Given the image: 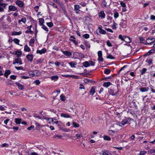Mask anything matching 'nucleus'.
I'll list each match as a JSON object with an SVG mask.
<instances>
[{"mask_svg":"<svg viewBox=\"0 0 155 155\" xmlns=\"http://www.w3.org/2000/svg\"><path fill=\"white\" fill-rule=\"evenodd\" d=\"M113 89H110L109 91V93L112 96H115L117 94L118 92V88L117 87L115 86H114L113 87Z\"/></svg>","mask_w":155,"mask_h":155,"instance_id":"1","label":"nucleus"},{"mask_svg":"<svg viewBox=\"0 0 155 155\" xmlns=\"http://www.w3.org/2000/svg\"><path fill=\"white\" fill-rule=\"evenodd\" d=\"M28 74L30 76H39L41 74V72L37 70L29 71Z\"/></svg>","mask_w":155,"mask_h":155,"instance_id":"2","label":"nucleus"},{"mask_svg":"<svg viewBox=\"0 0 155 155\" xmlns=\"http://www.w3.org/2000/svg\"><path fill=\"white\" fill-rule=\"evenodd\" d=\"M155 41V38L153 37L148 38L146 40L145 44L146 45H151Z\"/></svg>","mask_w":155,"mask_h":155,"instance_id":"3","label":"nucleus"},{"mask_svg":"<svg viewBox=\"0 0 155 155\" xmlns=\"http://www.w3.org/2000/svg\"><path fill=\"white\" fill-rule=\"evenodd\" d=\"M59 5H60L61 7V9L60 10L61 12H62L64 14H65L66 16H67V14L66 11L65 6L62 3H60L59 2Z\"/></svg>","mask_w":155,"mask_h":155,"instance_id":"4","label":"nucleus"},{"mask_svg":"<svg viewBox=\"0 0 155 155\" xmlns=\"http://www.w3.org/2000/svg\"><path fill=\"white\" fill-rule=\"evenodd\" d=\"M131 120H134L130 118H128L127 119L122 121L121 124L123 126L127 124H130L129 122Z\"/></svg>","mask_w":155,"mask_h":155,"instance_id":"5","label":"nucleus"},{"mask_svg":"<svg viewBox=\"0 0 155 155\" xmlns=\"http://www.w3.org/2000/svg\"><path fill=\"white\" fill-rule=\"evenodd\" d=\"M15 63L19 64L20 65L22 64V63L21 62V59L18 58H15V61L13 62V64H15Z\"/></svg>","mask_w":155,"mask_h":155,"instance_id":"6","label":"nucleus"},{"mask_svg":"<svg viewBox=\"0 0 155 155\" xmlns=\"http://www.w3.org/2000/svg\"><path fill=\"white\" fill-rule=\"evenodd\" d=\"M16 4L20 7H23L24 6L23 2L19 0H17L16 2Z\"/></svg>","mask_w":155,"mask_h":155,"instance_id":"7","label":"nucleus"},{"mask_svg":"<svg viewBox=\"0 0 155 155\" xmlns=\"http://www.w3.org/2000/svg\"><path fill=\"white\" fill-rule=\"evenodd\" d=\"M17 10V8L13 5H9L8 7L9 11H15Z\"/></svg>","mask_w":155,"mask_h":155,"instance_id":"8","label":"nucleus"},{"mask_svg":"<svg viewBox=\"0 0 155 155\" xmlns=\"http://www.w3.org/2000/svg\"><path fill=\"white\" fill-rule=\"evenodd\" d=\"M32 27V26L31 25L28 27L27 28L28 30L25 31V33L26 34H32L33 33V31L31 30V28Z\"/></svg>","mask_w":155,"mask_h":155,"instance_id":"9","label":"nucleus"},{"mask_svg":"<svg viewBox=\"0 0 155 155\" xmlns=\"http://www.w3.org/2000/svg\"><path fill=\"white\" fill-rule=\"evenodd\" d=\"M46 52V49L45 48H44L41 50H38L36 52L37 53L39 54H43L45 53Z\"/></svg>","mask_w":155,"mask_h":155,"instance_id":"10","label":"nucleus"},{"mask_svg":"<svg viewBox=\"0 0 155 155\" xmlns=\"http://www.w3.org/2000/svg\"><path fill=\"white\" fill-rule=\"evenodd\" d=\"M155 50L154 49H152L149 51L145 54L144 55V56H146L152 54L153 53L155 52Z\"/></svg>","mask_w":155,"mask_h":155,"instance_id":"11","label":"nucleus"},{"mask_svg":"<svg viewBox=\"0 0 155 155\" xmlns=\"http://www.w3.org/2000/svg\"><path fill=\"white\" fill-rule=\"evenodd\" d=\"M61 76L65 77H68L69 78H78L77 76L76 75H62Z\"/></svg>","mask_w":155,"mask_h":155,"instance_id":"12","label":"nucleus"},{"mask_svg":"<svg viewBox=\"0 0 155 155\" xmlns=\"http://www.w3.org/2000/svg\"><path fill=\"white\" fill-rule=\"evenodd\" d=\"M149 89V87H141L139 88L140 91L142 92L147 91Z\"/></svg>","mask_w":155,"mask_h":155,"instance_id":"13","label":"nucleus"},{"mask_svg":"<svg viewBox=\"0 0 155 155\" xmlns=\"http://www.w3.org/2000/svg\"><path fill=\"white\" fill-rule=\"evenodd\" d=\"M124 41L127 43H130L131 41V39L128 36H124Z\"/></svg>","mask_w":155,"mask_h":155,"instance_id":"14","label":"nucleus"},{"mask_svg":"<svg viewBox=\"0 0 155 155\" xmlns=\"http://www.w3.org/2000/svg\"><path fill=\"white\" fill-rule=\"evenodd\" d=\"M105 14L103 11H101L99 14V16L103 19L105 18Z\"/></svg>","mask_w":155,"mask_h":155,"instance_id":"15","label":"nucleus"},{"mask_svg":"<svg viewBox=\"0 0 155 155\" xmlns=\"http://www.w3.org/2000/svg\"><path fill=\"white\" fill-rule=\"evenodd\" d=\"M33 57L32 54H28L26 56V58L31 62L32 61Z\"/></svg>","mask_w":155,"mask_h":155,"instance_id":"16","label":"nucleus"},{"mask_svg":"<svg viewBox=\"0 0 155 155\" xmlns=\"http://www.w3.org/2000/svg\"><path fill=\"white\" fill-rule=\"evenodd\" d=\"M16 84L17 85L18 88L19 90H22L24 89V86L22 85L21 84H20L18 82H16Z\"/></svg>","mask_w":155,"mask_h":155,"instance_id":"17","label":"nucleus"},{"mask_svg":"<svg viewBox=\"0 0 155 155\" xmlns=\"http://www.w3.org/2000/svg\"><path fill=\"white\" fill-rule=\"evenodd\" d=\"M11 73V72L9 70H5V73L4 74V75L6 78H7L8 77V75L10 74Z\"/></svg>","mask_w":155,"mask_h":155,"instance_id":"18","label":"nucleus"},{"mask_svg":"<svg viewBox=\"0 0 155 155\" xmlns=\"http://www.w3.org/2000/svg\"><path fill=\"white\" fill-rule=\"evenodd\" d=\"M26 19L25 18H22L21 20H19L18 21V23L20 24H22L21 23V22H22L23 23H25L26 22Z\"/></svg>","mask_w":155,"mask_h":155,"instance_id":"19","label":"nucleus"},{"mask_svg":"<svg viewBox=\"0 0 155 155\" xmlns=\"http://www.w3.org/2000/svg\"><path fill=\"white\" fill-rule=\"evenodd\" d=\"M15 54L17 55L18 57H20L22 54V52L21 51H17L15 52Z\"/></svg>","mask_w":155,"mask_h":155,"instance_id":"20","label":"nucleus"},{"mask_svg":"<svg viewBox=\"0 0 155 155\" xmlns=\"http://www.w3.org/2000/svg\"><path fill=\"white\" fill-rule=\"evenodd\" d=\"M95 92V88L94 87H92L90 91V94L93 95Z\"/></svg>","mask_w":155,"mask_h":155,"instance_id":"21","label":"nucleus"},{"mask_svg":"<svg viewBox=\"0 0 155 155\" xmlns=\"http://www.w3.org/2000/svg\"><path fill=\"white\" fill-rule=\"evenodd\" d=\"M61 117H64L65 118H71V117L68 114H67L65 113H61Z\"/></svg>","mask_w":155,"mask_h":155,"instance_id":"22","label":"nucleus"},{"mask_svg":"<svg viewBox=\"0 0 155 155\" xmlns=\"http://www.w3.org/2000/svg\"><path fill=\"white\" fill-rule=\"evenodd\" d=\"M39 22L40 25L41 26L44 25L43 23L44 22V20L42 18H40L39 19Z\"/></svg>","mask_w":155,"mask_h":155,"instance_id":"23","label":"nucleus"},{"mask_svg":"<svg viewBox=\"0 0 155 155\" xmlns=\"http://www.w3.org/2000/svg\"><path fill=\"white\" fill-rule=\"evenodd\" d=\"M110 84H111V83L110 82H105L103 83V86L104 87H108Z\"/></svg>","mask_w":155,"mask_h":155,"instance_id":"24","label":"nucleus"},{"mask_svg":"<svg viewBox=\"0 0 155 155\" xmlns=\"http://www.w3.org/2000/svg\"><path fill=\"white\" fill-rule=\"evenodd\" d=\"M2 0H0V6H2V7L5 8L8 4L5 3H2Z\"/></svg>","mask_w":155,"mask_h":155,"instance_id":"25","label":"nucleus"},{"mask_svg":"<svg viewBox=\"0 0 155 155\" xmlns=\"http://www.w3.org/2000/svg\"><path fill=\"white\" fill-rule=\"evenodd\" d=\"M51 78L52 80L54 81H55L58 80V76H52L51 77Z\"/></svg>","mask_w":155,"mask_h":155,"instance_id":"26","label":"nucleus"},{"mask_svg":"<svg viewBox=\"0 0 155 155\" xmlns=\"http://www.w3.org/2000/svg\"><path fill=\"white\" fill-rule=\"evenodd\" d=\"M15 122L16 124H20L21 121V120L20 118H15Z\"/></svg>","mask_w":155,"mask_h":155,"instance_id":"27","label":"nucleus"},{"mask_svg":"<svg viewBox=\"0 0 155 155\" xmlns=\"http://www.w3.org/2000/svg\"><path fill=\"white\" fill-rule=\"evenodd\" d=\"M63 53L65 55L67 56H71L72 55L71 53L68 51H64Z\"/></svg>","mask_w":155,"mask_h":155,"instance_id":"28","label":"nucleus"},{"mask_svg":"<svg viewBox=\"0 0 155 155\" xmlns=\"http://www.w3.org/2000/svg\"><path fill=\"white\" fill-rule=\"evenodd\" d=\"M83 66L86 68L90 66V64L88 61H85L83 63Z\"/></svg>","mask_w":155,"mask_h":155,"instance_id":"29","label":"nucleus"},{"mask_svg":"<svg viewBox=\"0 0 155 155\" xmlns=\"http://www.w3.org/2000/svg\"><path fill=\"white\" fill-rule=\"evenodd\" d=\"M147 71V69L146 68H143L142 70L140 71L141 75L144 74Z\"/></svg>","mask_w":155,"mask_h":155,"instance_id":"30","label":"nucleus"},{"mask_svg":"<svg viewBox=\"0 0 155 155\" xmlns=\"http://www.w3.org/2000/svg\"><path fill=\"white\" fill-rule=\"evenodd\" d=\"M103 138L105 140L110 141L111 140V139L110 137L106 135H104Z\"/></svg>","mask_w":155,"mask_h":155,"instance_id":"31","label":"nucleus"},{"mask_svg":"<svg viewBox=\"0 0 155 155\" xmlns=\"http://www.w3.org/2000/svg\"><path fill=\"white\" fill-rule=\"evenodd\" d=\"M79 52H75L73 53V56L75 58H78Z\"/></svg>","mask_w":155,"mask_h":155,"instance_id":"32","label":"nucleus"},{"mask_svg":"<svg viewBox=\"0 0 155 155\" xmlns=\"http://www.w3.org/2000/svg\"><path fill=\"white\" fill-rule=\"evenodd\" d=\"M60 99L62 101H64L65 100V97L63 94H61L60 96Z\"/></svg>","mask_w":155,"mask_h":155,"instance_id":"33","label":"nucleus"},{"mask_svg":"<svg viewBox=\"0 0 155 155\" xmlns=\"http://www.w3.org/2000/svg\"><path fill=\"white\" fill-rule=\"evenodd\" d=\"M21 32H17L15 31L14 32H12V35H19L21 34Z\"/></svg>","mask_w":155,"mask_h":155,"instance_id":"34","label":"nucleus"},{"mask_svg":"<svg viewBox=\"0 0 155 155\" xmlns=\"http://www.w3.org/2000/svg\"><path fill=\"white\" fill-rule=\"evenodd\" d=\"M152 60L151 59H147L146 62H147L149 65L151 64H152Z\"/></svg>","mask_w":155,"mask_h":155,"instance_id":"35","label":"nucleus"},{"mask_svg":"<svg viewBox=\"0 0 155 155\" xmlns=\"http://www.w3.org/2000/svg\"><path fill=\"white\" fill-rule=\"evenodd\" d=\"M24 50L27 51H29L30 50V49L27 45H25V46Z\"/></svg>","mask_w":155,"mask_h":155,"instance_id":"36","label":"nucleus"},{"mask_svg":"<svg viewBox=\"0 0 155 155\" xmlns=\"http://www.w3.org/2000/svg\"><path fill=\"white\" fill-rule=\"evenodd\" d=\"M73 126L74 127H77L79 126V124L78 123L75 122H73Z\"/></svg>","mask_w":155,"mask_h":155,"instance_id":"37","label":"nucleus"},{"mask_svg":"<svg viewBox=\"0 0 155 155\" xmlns=\"http://www.w3.org/2000/svg\"><path fill=\"white\" fill-rule=\"evenodd\" d=\"M47 120H48V123H49L50 124H53V118H49Z\"/></svg>","mask_w":155,"mask_h":155,"instance_id":"38","label":"nucleus"},{"mask_svg":"<svg viewBox=\"0 0 155 155\" xmlns=\"http://www.w3.org/2000/svg\"><path fill=\"white\" fill-rule=\"evenodd\" d=\"M110 70L109 69H105L104 71V73L106 74H109L110 72Z\"/></svg>","mask_w":155,"mask_h":155,"instance_id":"39","label":"nucleus"},{"mask_svg":"<svg viewBox=\"0 0 155 155\" xmlns=\"http://www.w3.org/2000/svg\"><path fill=\"white\" fill-rule=\"evenodd\" d=\"M99 32L100 33L102 34H105L106 33V31L103 29L99 30Z\"/></svg>","mask_w":155,"mask_h":155,"instance_id":"40","label":"nucleus"},{"mask_svg":"<svg viewBox=\"0 0 155 155\" xmlns=\"http://www.w3.org/2000/svg\"><path fill=\"white\" fill-rule=\"evenodd\" d=\"M74 10H78L80 8V6L78 5H74Z\"/></svg>","mask_w":155,"mask_h":155,"instance_id":"41","label":"nucleus"},{"mask_svg":"<svg viewBox=\"0 0 155 155\" xmlns=\"http://www.w3.org/2000/svg\"><path fill=\"white\" fill-rule=\"evenodd\" d=\"M13 41H14L15 43L18 45H19V43L20 41L19 39L17 38H15L13 40Z\"/></svg>","mask_w":155,"mask_h":155,"instance_id":"42","label":"nucleus"},{"mask_svg":"<svg viewBox=\"0 0 155 155\" xmlns=\"http://www.w3.org/2000/svg\"><path fill=\"white\" fill-rule=\"evenodd\" d=\"M35 42V40L33 39H31L29 42V44L30 45H31L33 44Z\"/></svg>","mask_w":155,"mask_h":155,"instance_id":"43","label":"nucleus"},{"mask_svg":"<svg viewBox=\"0 0 155 155\" xmlns=\"http://www.w3.org/2000/svg\"><path fill=\"white\" fill-rule=\"evenodd\" d=\"M65 152L63 150H60L59 152V155H64Z\"/></svg>","mask_w":155,"mask_h":155,"instance_id":"44","label":"nucleus"},{"mask_svg":"<svg viewBox=\"0 0 155 155\" xmlns=\"http://www.w3.org/2000/svg\"><path fill=\"white\" fill-rule=\"evenodd\" d=\"M83 37L86 39H87L89 38V35L88 34H86L83 35Z\"/></svg>","mask_w":155,"mask_h":155,"instance_id":"45","label":"nucleus"},{"mask_svg":"<svg viewBox=\"0 0 155 155\" xmlns=\"http://www.w3.org/2000/svg\"><path fill=\"white\" fill-rule=\"evenodd\" d=\"M147 153V152L143 150L140 152L139 154V155H145Z\"/></svg>","mask_w":155,"mask_h":155,"instance_id":"46","label":"nucleus"},{"mask_svg":"<svg viewBox=\"0 0 155 155\" xmlns=\"http://www.w3.org/2000/svg\"><path fill=\"white\" fill-rule=\"evenodd\" d=\"M47 24L49 27H51L53 26V23L52 22L47 23Z\"/></svg>","mask_w":155,"mask_h":155,"instance_id":"47","label":"nucleus"},{"mask_svg":"<svg viewBox=\"0 0 155 155\" xmlns=\"http://www.w3.org/2000/svg\"><path fill=\"white\" fill-rule=\"evenodd\" d=\"M69 64L71 67H74L76 64H75L74 62H71L69 63Z\"/></svg>","mask_w":155,"mask_h":155,"instance_id":"48","label":"nucleus"},{"mask_svg":"<svg viewBox=\"0 0 155 155\" xmlns=\"http://www.w3.org/2000/svg\"><path fill=\"white\" fill-rule=\"evenodd\" d=\"M118 38L119 39H121L122 41H124V37H123V36L121 35H119Z\"/></svg>","mask_w":155,"mask_h":155,"instance_id":"49","label":"nucleus"},{"mask_svg":"<svg viewBox=\"0 0 155 155\" xmlns=\"http://www.w3.org/2000/svg\"><path fill=\"white\" fill-rule=\"evenodd\" d=\"M34 83L36 85H38L40 83V81L39 80H36L34 81Z\"/></svg>","mask_w":155,"mask_h":155,"instance_id":"50","label":"nucleus"},{"mask_svg":"<svg viewBox=\"0 0 155 155\" xmlns=\"http://www.w3.org/2000/svg\"><path fill=\"white\" fill-rule=\"evenodd\" d=\"M42 28L43 29H44L45 31H48V28L44 25H43L42 26Z\"/></svg>","mask_w":155,"mask_h":155,"instance_id":"51","label":"nucleus"},{"mask_svg":"<svg viewBox=\"0 0 155 155\" xmlns=\"http://www.w3.org/2000/svg\"><path fill=\"white\" fill-rule=\"evenodd\" d=\"M107 45L109 47H111L112 46V44L110 42V41L108 40L107 42Z\"/></svg>","mask_w":155,"mask_h":155,"instance_id":"52","label":"nucleus"},{"mask_svg":"<svg viewBox=\"0 0 155 155\" xmlns=\"http://www.w3.org/2000/svg\"><path fill=\"white\" fill-rule=\"evenodd\" d=\"M149 153H155V149H150L148 151Z\"/></svg>","mask_w":155,"mask_h":155,"instance_id":"53","label":"nucleus"},{"mask_svg":"<svg viewBox=\"0 0 155 155\" xmlns=\"http://www.w3.org/2000/svg\"><path fill=\"white\" fill-rule=\"evenodd\" d=\"M8 144L7 143H4L1 145V147H8Z\"/></svg>","mask_w":155,"mask_h":155,"instance_id":"54","label":"nucleus"},{"mask_svg":"<svg viewBox=\"0 0 155 155\" xmlns=\"http://www.w3.org/2000/svg\"><path fill=\"white\" fill-rule=\"evenodd\" d=\"M15 68L17 70H23V68L22 66H20V67L15 66Z\"/></svg>","mask_w":155,"mask_h":155,"instance_id":"55","label":"nucleus"},{"mask_svg":"<svg viewBox=\"0 0 155 155\" xmlns=\"http://www.w3.org/2000/svg\"><path fill=\"white\" fill-rule=\"evenodd\" d=\"M120 5L123 8H124L126 6L125 3L122 1L120 2Z\"/></svg>","mask_w":155,"mask_h":155,"instance_id":"56","label":"nucleus"},{"mask_svg":"<svg viewBox=\"0 0 155 155\" xmlns=\"http://www.w3.org/2000/svg\"><path fill=\"white\" fill-rule=\"evenodd\" d=\"M78 58H83L84 57V55L83 54H82L80 52H79Z\"/></svg>","mask_w":155,"mask_h":155,"instance_id":"57","label":"nucleus"},{"mask_svg":"<svg viewBox=\"0 0 155 155\" xmlns=\"http://www.w3.org/2000/svg\"><path fill=\"white\" fill-rule=\"evenodd\" d=\"M89 64H90V66L91 65L92 66H94L95 65V62H93L92 61H89Z\"/></svg>","mask_w":155,"mask_h":155,"instance_id":"58","label":"nucleus"},{"mask_svg":"<svg viewBox=\"0 0 155 155\" xmlns=\"http://www.w3.org/2000/svg\"><path fill=\"white\" fill-rule=\"evenodd\" d=\"M102 52L101 51H99L98 52V57L102 56Z\"/></svg>","mask_w":155,"mask_h":155,"instance_id":"59","label":"nucleus"},{"mask_svg":"<svg viewBox=\"0 0 155 155\" xmlns=\"http://www.w3.org/2000/svg\"><path fill=\"white\" fill-rule=\"evenodd\" d=\"M10 78L12 80H15L16 78V76L15 75H12L10 76Z\"/></svg>","mask_w":155,"mask_h":155,"instance_id":"60","label":"nucleus"},{"mask_svg":"<svg viewBox=\"0 0 155 155\" xmlns=\"http://www.w3.org/2000/svg\"><path fill=\"white\" fill-rule=\"evenodd\" d=\"M139 39L140 41V43H144V42H143V41L145 40L144 38H143L142 37H140Z\"/></svg>","mask_w":155,"mask_h":155,"instance_id":"61","label":"nucleus"},{"mask_svg":"<svg viewBox=\"0 0 155 155\" xmlns=\"http://www.w3.org/2000/svg\"><path fill=\"white\" fill-rule=\"evenodd\" d=\"M150 19L152 20H155V15H151L150 17Z\"/></svg>","mask_w":155,"mask_h":155,"instance_id":"62","label":"nucleus"},{"mask_svg":"<svg viewBox=\"0 0 155 155\" xmlns=\"http://www.w3.org/2000/svg\"><path fill=\"white\" fill-rule=\"evenodd\" d=\"M107 58L109 59H113L114 58V56H112L111 54H109L107 56Z\"/></svg>","mask_w":155,"mask_h":155,"instance_id":"63","label":"nucleus"},{"mask_svg":"<svg viewBox=\"0 0 155 155\" xmlns=\"http://www.w3.org/2000/svg\"><path fill=\"white\" fill-rule=\"evenodd\" d=\"M114 17L116 18H117L119 16V14L118 12H116L114 14Z\"/></svg>","mask_w":155,"mask_h":155,"instance_id":"64","label":"nucleus"}]
</instances>
